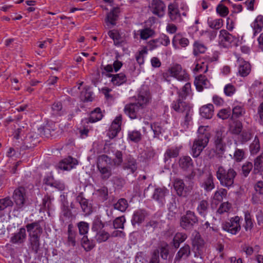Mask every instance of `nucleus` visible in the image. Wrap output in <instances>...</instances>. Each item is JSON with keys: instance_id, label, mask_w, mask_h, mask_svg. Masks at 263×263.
Returning <instances> with one entry per match:
<instances>
[{"instance_id": "41", "label": "nucleus", "mask_w": 263, "mask_h": 263, "mask_svg": "<svg viewBox=\"0 0 263 263\" xmlns=\"http://www.w3.org/2000/svg\"><path fill=\"white\" fill-rule=\"evenodd\" d=\"M179 149L177 147H172L167 149L164 154V161L169 159L177 157L179 155Z\"/></svg>"}, {"instance_id": "42", "label": "nucleus", "mask_w": 263, "mask_h": 263, "mask_svg": "<svg viewBox=\"0 0 263 263\" xmlns=\"http://www.w3.org/2000/svg\"><path fill=\"white\" fill-rule=\"evenodd\" d=\"M103 117L101 109L99 108H96L90 113L89 121L91 123L97 122L100 120Z\"/></svg>"}, {"instance_id": "50", "label": "nucleus", "mask_w": 263, "mask_h": 263, "mask_svg": "<svg viewBox=\"0 0 263 263\" xmlns=\"http://www.w3.org/2000/svg\"><path fill=\"white\" fill-rule=\"evenodd\" d=\"M13 205V201L9 197L0 199V211H3L8 207H11Z\"/></svg>"}, {"instance_id": "58", "label": "nucleus", "mask_w": 263, "mask_h": 263, "mask_svg": "<svg viewBox=\"0 0 263 263\" xmlns=\"http://www.w3.org/2000/svg\"><path fill=\"white\" fill-rule=\"evenodd\" d=\"M97 193L103 201L106 200L108 198V191L107 187L103 186L97 190Z\"/></svg>"}, {"instance_id": "43", "label": "nucleus", "mask_w": 263, "mask_h": 263, "mask_svg": "<svg viewBox=\"0 0 263 263\" xmlns=\"http://www.w3.org/2000/svg\"><path fill=\"white\" fill-rule=\"evenodd\" d=\"M110 237L109 234L104 230H101L96 235L95 238L99 243L105 242Z\"/></svg>"}, {"instance_id": "24", "label": "nucleus", "mask_w": 263, "mask_h": 263, "mask_svg": "<svg viewBox=\"0 0 263 263\" xmlns=\"http://www.w3.org/2000/svg\"><path fill=\"white\" fill-rule=\"evenodd\" d=\"M251 27L253 29L254 36H256L260 33L263 28V16L262 15L257 16L251 24Z\"/></svg>"}, {"instance_id": "38", "label": "nucleus", "mask_w": 263, "mask_h": 263, "mask_svg": "<svg viewBox=\"0 0 263 263\" xmlns=\"http://www.w3.org/2000/svg\"><path fill=\"white\" fill-rule=\"evenodd\" d=\"M29 243L31 250L37 253L40 247V237H29Z\"/></svg>"}, {"instance_id": "21", "label": "nucleus", "mask_w": 263, "mask_h": 263, "mask_svg": "<svg viewBox=\"0 0 263 263\" xmlns=\"http://www.w3.org/2000/svg\"><path fill=\"white\" fill-rule=\"evenodd\" d=\"M123 167L124 170H128L130 173H134L138 167L136 160L132 156H128L125 159Z\"/></svg>"}, {"instance_id": "22", "label": "nucleus", "mask_w": 263, "mask_h": 263, "mask_svg": "<svg viewBox=\"0 0 263 263\" xmlns=\"http://www.w3.org/2000/svg\"><path fill=\"white\" fill-rule=\"evenodd\" d=\"M140 107L136 103H130L126 104L124 107L125 113L131 119L137 118V114Z\"/></svg>"}, {"instance_id": "7", "label": "nucleus", "mask_w": 263, "mask_h": 263, "mask_svg": "<svg viewBox=\"0 0 263 263\" xmlns=\"http://www.w3.org/2000/svg\"><path fill=\"white\" fill-rule=\"evenodd\" d=\"M178 164L180 168L184 171H191V173L186 176V178L192 179L195 176V173L193 171V162L190 156H184L179 158Z\"/></svg>"}, {"instance_id": "49", "label": "nucleus", "mask_w": 263, "mask_h": 263, "mask_svg": "<svg viewBox=\"0 0 263 263\" xmlns=\"http://www.w3.org/2000/svg\"><path fill=\"white\" fill-rule=\"evenodd\" d=\"M79 232L80 235L85 236L89 230V224L85 221H81L77 224Z\"/></svg>"}, {"instance_id": "62", "label": "nucleus", "mask_w": 263, "mask_h": 263, "mask_svg": "<svg viewBox=\"0 0 263 263\" xmlns=\"http://www.w3.org/2000/svg\"><path fill=\"white\" fill-rule=\"evenodd\" d=\"M204 241L203 239L199 238H195L193 241V245L194 247H197V250L200 252L202 250L204 247Z\"/></svg>"}, {"instance_id": "47", "label": "nucleus", "mask_w": 263, "mask_h": 263, "mask_svg": "<svg viewBox=\"0 0 263 263\" xmlns=\"http://www.w3.org/2000/svg\"><path fill=\"white\" fill-rule=\"evenodd\" d=\"M227 194V191L226 189H220L216 191L213 196V200L220 202L223 200L224 197H226Z\"/></svg>"}, {"instance_id": "8", "label": "nucleus", "mask_w": 263, "mask_h": 263, "mask_svg": "<svg viewBox=\"0 0 263 263\" xmlns=\"http://www.w3.org/2000/svg\"><path fill=\"white\" fill-rule=\"evenodd\" d=\"M198 221V218L193 212L187 211L186 214L181 217L180 226L184 229L191 228Z\"/></svg>"}, {"instance_id": "18", "label": "nucleus", "mask_w": 263, "mask_h": 263, "mask_svg": "<svg viewBox=\"0 0 263 263\" xmlns=\"http://www.w3.org/2000/svg\"><path fill=\"white\" fill-rule=\"evenodd\" d=\"M151 97L149 91L141 90L138 96L137 104L142 108L148 105L151 101Z\"/></svg>"}, {"instance_id": "52", "label": "nucleus", "mask_w": 263, "mask_h": 263, "mask_svg": "<svg viewBox=\"0 0 263 263\" xmlns=\"http://www.w3.org/2000/svg\"><path fill=\"white\" fill-rule=\"evenodd\" d=\"M76 200L81 205L83 211L88 212V201L82 197L81 194L77 197Z\"/></svg>"}, {"instance_id": "19", "label": "nucleus", "mask_w": 263, "mask_h": 263, "mask_svg": "<svg viewBox=\"0 0 263 263\" xmlns=\"http://www.w3.org/2000/svg\"><path fill=\"white\" fill-rule=\"evenodd\" d=\"M194 84L198 91H201L204 88H208L210 83L205 76L200 74L195 77Z\"/></svg>"}, {"instance_id": "9", "label": "nucleus", "mask_w": 263, "mask_h": 263, "mask_svg": "<svg viewBox=\"0 0 263 263\" xmlns=\"http://www.w3.org/2000/svg\"><path fill=\"white\" fill-rule=\"evenodd\" d=\"M236 38L224 29L221 30L218 36L219 44L223 47H228L235 42Z\"/></svg>"}, {"instance_id": "37", "label": "nucleus", "mask_w": 263, "mask_h": 263, "mask_svg": "<svg viewBox=\"0 0 263 263\" xmlns=\"http://www.w3.org/2000/svg\"><path fill=\"white\" fill-rule=\"evenodd\" d=\"M138 34L139 35L140 39L146 40L149 37L154 36L155 31L149 28H146L139 30L138 31Z\"/></svg>"}, {"instance_id": "59", "label": "nucleus", "mask_w": 263, "mask_h": 263, "mask_svg": "<svg viewBox=\"0 0 263 263\" xmlns=\"http://www.w3.org/2000/svg\"><path fill=\"white\" fill-rule=\"evenodd\" d=\"M160 252L161 257L166 259L168 255V246L167 243H163L160 246Z\"/></svg>"}, {"instance_id": "10", "label": "nucleus", "mask_w": 263, "mask_h": 263, "mask_svg": "<svg viewBox=\"0 0 263 263\" xmlns=\"http://www.w3.org/2000/svg\"><path fill=\"white\" fill-rule=\"evenodd\" d=\"M217 59L215 58H210L208 56L204 57L203 59H200L196 62V64L193 70L194 72H207L208 69V62H212L216 61Z\"/></svg>"}, {"instance_id": "63", "label": "nucleus", "mask_w": 263, "mask_h": 263, "mask_svg": "<svg viewBox=\"0 0 263 263\" xmlns=\"http://www.w3.org/2000/svg\"><path fill=\"white\" fill-rule=\"evenodd\" d=\"M253 164L251 162H247L242 166V172L243 175L247 177L252 170Z\"/></svg>"}, {"instance_id": "48", "label": "nucleus", "mask_w": 263, "mask_h": 263, "mask_svg": "<svg viewBox=\"0 0 263 263\" xmlns=\"http://www.w3.org/2000/svg\"><path fill=\"white\" fill-rule=\"evenodd\" d=\"M82 247L86 251H90L94 247V244L90 241L87 236H84L81 240Z\"/></svg>"}, {"instance_id": "33", "label": "nucleus", "mask_w": 263, "mask_h": 263, "mask_svg": "<svg viewBox=\"0 0 263 263\" xmlns=\"http://www.w3.org/2000/svg\"><path fill=\"white\" fill-rule=\"evenodd\" d=\"M193 48V53L196 57L205 53L207 49L206 47L199 41H195L194 43Z\"/></svg>"}, {"instance_id": "14", "label": "nucleus", "mask_w": 263, "mask_h": 263, "mask_svg": "<svg viewBox=\"0 0 263 263\" xmlns=\"http://www.w3.org/2000/svg\"><path fill=\"white\" fill-rule=\"evenodd\" d=\"M165 5L160 0H153L152 3L151 11L152 13L159 17H162L165 14Z\"/></svg>"}, {"instance_id": "6", "label": "nucleus", "mask_w": 263, "mask_h": 263, "mask_svg": "<svg viewBox=\"0 0 263 263\" xmlns=\"http://www.w3.org/2000/svg\"><path fill=\"white\" fill-rule=\"evenodd\" d=\"M168 73L171 76L180 81H187L189 79V75L186 71L179 64L172 66L168 70Z\"/></svg>"}, {"instance_id": "1", "label": "nucleus", "mask_w": 263, "mask_h": 263, "mask_svg": "<svg viewBox=\"0 0 263 263\" xmlns=\"http://www.w3.org/2000/svg\"><path fill=\"white\" fill-rule=\"evenodd\" d=\"M216 167V176L220 184L227 187L232 186L234 178L237 175L236 172L232 168L226 170L221 165H217Z\"/></svg>"}, {"instance_id": "16", "label": "nucleus", "mask_w": 263, "mask_h": 263, "mask_svg": "<svg viewBox=\"0 0 263 263\" xmlns=\"http://www.w3.org/2000/svg\"><path fill=\"white\" fill-rule=\"evenodd\" d=\"M122 118L121 116H118L114 120L107 134L110 139L114 138L121 129Z\"/></svg>"}, {"instance_id": "36", "label": "nucleus", "mask_w": 263, "mask_h": 263, "mask_svg": "<svg viewBox=\"0 0 263 263\" xmlns=\"http://www.w3.org/2000/svg\"><path fill=\"white\" fill-rule=\"evenodd\" d=\"M120 13V9L118 7L114 8L111 11L107 14L106 21L111 25H115L116 21L118 17V14Z\"/></svg>"}, {"instance_id": "44", "label": "nucleus", "mask_w": 263, "mask_h": 263, "mask_svg": "<svg viewBox=\"0 0 263 263\" xmlns=\"http://www.w3.org/2000/svg\"><path fill=\"white\" fill-rule=\"evenodd\" d=\"M242 129V123L240 121H236L230 125L229 130L233 134L238 135L241 133Z\"/></svg>"}, {"instance_id": "17", "label": "nucleus", "mask_w": 263, "mask_h": 263, "mask_svg": "<svg viewBox=\"0 0 263 263\" xmlns=\"http://www.w3.org/2000/svg\"><path fill=\"white\" fill-rule=\"evenodd\" d=\"M168 191L165 187H157L155 189L153 198L163 205L165 202V197L168 194Z\"/></svg>"}, {"instance_id": "13", "label": "nucleus", "mask_w": 263, "mask_h": 263, "mask_svg": "<svg viewBox=\"0 0 263 263\" xmlns=\"http://www.w3.org/2000/svg\"><path fill=\"white\" fill-rule=\"evenodd\" d=\"M170 41L169 37L165 34H163L158 38L149 41L147 44L149 47L150 50H153L161 45L166 46L170 44Z\"/></svg>"}, {"instance_id": "64", "label": "nucleus", "mask_w": 263, "mask_h": 263, "mask_svg": "<svg viewBox=\"0 0 263 263\" xmlns=\"http://www.w3.org/2000/svg\"><path fill=\"white\" fill-rule=\"evenodd\" d=\"M244 151L242 149H237L234 154V159L237 162H240L244 158Z\"/></svg>"}, {"instance_id": "25", "label": "nucleus", "mask_w": 263, "mask_h": 263, "mask_svg": "<svg viewBox=\"0 0 263 263\" xmlns=\"http://www.w3.org/2000/svg\"><path fill=\"white\" fill-rule=\"evenodd\" d=\"M107 76L111 77V82L114 85L120 86L125 83L127 81L125 74L123 73H120L116 74H107Z\"/></svg>"}, {"instance_id": "26", "label": "nucleus", "mask_w": 263, "mask_h": 263, "mask_svg": "<svg viewBox=\"0 0 263 263\" xmlns=\"http://www.w3.org/2000/svg\"><path fill=\"white\" fill-rule=\"evenodd\" d=\"M147 214L144 210H138L136 211L133 216L132 222L133 225L141 223L147 216Z\"/></svg>"}, {"instance_id": "5", "label": "nucleus", "mask_w": 263, "mask_h": 263, "mask_svg": "<svg viewBox=\"0 0 263 263\" xmlns=\"http://www.w3.org/2000/svg\"><path fill=\"white\" fill-rule=\"evenodd\" d=\"M240 220L238 216L232 218L229 221L222 223V229L232 234H236L240 230Z\"/></svg>"}, {"instance_id": "40", "label": "nucleus", "mask_w": 263, "mask_h": 263, "mask_svg": "<svg viewBox=\"0 0 263 263\" xmlns=\"http://www.w3.org/2000/svg\"><path fill=\"white\" fill-rule=\"evenodd\" d=\"M255 173H260L262 174L263 172V153L261 154L254 160Z\"/></svg>"}, {"instance_id": "4", "label": "nucleus", "mask_w": 263, "mask_h": 263, "mask_svg": "<svg viewBox=\"0 0 263 263\" xmlns=\"http://www.w3.org/2000/svg\"><path fill=\"white\" fill-rule=\"evenodd\" d=\"M209 141V140L205 135L197 136V138L194 140L192 146L193 157H198L203 149L207 146Z\"/></svg>"}, {"instance_id": "51", "label": "nucleus", "mask_w": 263, "mask_h": 263, "mask_svg": "<svg viewBox=\"0 0 263 263\" xmlns=\"http://www.w3.org/2000/svg\"><path fill=\"white\" fill-rule=\"evenodd\" d=\"M147 54V50L146 47L139 51L136 55V59L137 62L142 65L144 62V55Z\"/></svg>"}, {"instance_id": "61", "label": "nucleus", "mask_w": 263, "mask_h": 263, "mask_svg": "<svg viewBox=\"0 0 263 263\" xmlns=\"http://www.w3.org/2000/svg\"><path fill=\"white\" fill-rule=\"evenodd\" d=\"M251 152L253 153H256L260 149L259 140L256 136L252 143L250 145Z\"/></svg>"}, {"instance_id": "34", "label": "nucleus", "mask_w": 263, "mask_h": 263, "mask_svg": "<svg viewBox=\"0 0 263 263\" xmlns=\"http://www.w3.org/2000/svg\"><path fill=\"white\" fill-rule=\"evenodd\" d=\"M209 209V204L208 201L202 200L200 201L197 206V210L200 215L205 217Z\"/></svg>"}, {"instance_id": "46", "label": "nucleus", "mask_w": 263, "mask_h": 263, "mask_svg": "<svg viewBox=\"0 0 263 263\" xmlns=\"http://www.w3.org/2000/svg\"><path fill=\"white\" fill-rule=\"evenodd\" d=\"M209 27L213 29H219L223 26V20L221 18L209 20L208 22Z\"/></svg>"}, {"instance_id": "39", "label": "nucleus", "mask_w": 263, "mask_h": 263, "mask_svg": "<svg viewBox=\"0 0 263 263\" xmlns=\"http://www.w3.org/2000/svg\"><path fill=\"white\" fill-rule=\"evenodd\" d=\"M187 238L185 234L183 233H177L173 240V245L175 248H178L180 244L184 242Z\"/></svg>"}, {"instance_id": "35", "label": "nucleus", "mask_w": 263, "mask_h": 263, "mask_svg": "<svg viewBox=\"0 0 263 263\" xmlns=\"http://www.w3.org/2000/svg\"><path fill=\"white\" fill-rule=\"evenodd\" d=\"M174 186L178 196H184L185 185L182 179H175L174 182Z\"/></svg>"}, {"instance_id": "56", "label": "nucleus", "mask_w": 263, "mask_h": 263, "mask_svg": "<svg viewBox=\"0 0 263 263\" xmlns=\"http://www.w3.org/2000/svg\"><path fill=\"white\" fill-rule=\"evenodd\" d=\"M231 208V204L228 202L221 203L217 210V212L220 214L229 212Z\"/></svg>"}, {"instance_id": "2", "label": "nucleus", "mask_w": 263, "mask_h": 263, "mask_svg": "<svg viewBox=\"0 0 263 263\" xmlns=\"http://www.w3.org/2000/svg\"><path fill=\"white\" fill-rule=\"evenodd\" d=\"M172 107L176 111L182 112L185 115L184 121L182 124L185 127H187L193 115V110L191 107L186 102L178 100L172 103Z\"/></svg>"}, {"instance_id": "20", "label": "nucleus", "mask_w": 263, "mask_h": 263, "mask_svg": "<svg viewBox=\"0 0 263 263\" xmlns=\"http://www.w3.org/2000/svg\"><path fill=\"white\" fill-rule=\"evenodd\" d=\"M168 13L172 21L176 22H180L181 21V14L176 3H172L168 5Z\"/></svg>"}, {"instance_id": "3", "label": "nucleus", "mask_w": 263, "mask_h": 263, "mask_svg": "<svg viewBox=\"0 0 263 263\" xmlns=\"http://www.w3.org/2000/svg\"><path fill=\"white\" fill-rule=\"evenodd\" d=\"M110 160V158L105 155L100 156L98 159L97 167L100 173V177L103 180H107L112 175L110 167L103 164V162L107 163Z\"/></svg>"}, {"instance_id": "28", "label": "nucleus", "mask_w": 263, "mask_h": 263, "mask_svg": "<svg viewBox=\"0 0 263 263\" xmlns=\"http://www.w3.org/2000/svg\"><path fill=\"white\" fill-rule=\"evenodd\" d=\"M200 187L206 192H210L214 189L215 184L213 181V177L211 174H209L200 183Z\"/></svg>"}, {"instance_id": "54", "label": "nucleus", "mask_w": 263, "mask_h": 263, "mask_svg": "<svg viewBox=\"0 0 263 263\" xmlns=\"http://www.w3.org/2000/svg\"><path fill=\"white\" fill-rule=\"evenodd\" d=\"M245 224L244 226L246 231L250 230L253 226L250 214L247 212L245 214Z\"/></svg>"}, {"instance_id": "12", "label": "nucleus", "mask_w": 263, "mask_h": 263, "mask_svg": "<svg viewBox=\"0 0 263 263\" xmlns=\"http://www.w3.org/2000/svg\"><path fill=\"white\" fill-rule=\"evenodd\" d=\"M26 196L25 189L23 187H19L14 191L13 198L18 208H22L25 203Z\"/></svg>"}, {"instance_id": "60", "label": "nucleus", "mask_w": 263, "mask_h": 263, "mask_svg": "<svg viewBox=\"0 0 263 263\" xmlns=\"http://www.w3.org/2000/svg\"><path fill=\"white\" fill-rule=\"evenodd\" d=\"M236 91L235 86L231 84L226 85L224 88V92L227 96H232Z\"/></svg>"}, {"instance_id": "30", "label": "nucleus", "mask_w": 263, "mask_h": 263, "mask_svg": "<svg viewBox=\"0 0 263 263\" xmlns=\"http://www.w3.org/2000/svg\"><path fill=\"white\" fill-rule=\"evenodd\" d=\"M72 229L73 225L72 224H69L68 226V237L66 244L68 246L74 247L76 245V236L77 235V233Z\"/></svg>"}, {"instance_id": "31", "label": "nucleus", "mask_w": 263, "mask_h": 263, "mask_svg": "<svg viewBox=\"0 0 263 263\" xmlns=\"http://www.w3.org/2000/svg\"><path fill=\"white\" fill-rule=\"evenodd\" d=\"M191 254L190 247L188 245H185L181 248L176 255L175 260H180L181 259H185Z\"/></svg>"}, {"instance_id": "27", "label": "nucleus", "mask_w": 263, "mask_h": 263, "mask_svg": "<svg viewBox=\"0 0 263 263\" xmlns=\"http://www.w3.org/2000/svg\"><path fill=\"white\" fill-rule=\"evenodd\" d=\"M201 116L205 119H211L214 114V106L212 104L203 105L200 108Z\"/></svg>"}, {"instance_id": "55", "label": "nucleus", "mask_w": 263, "mask_h": 263, "mask_svg": "<svg viewBox=\"0 0 263 263\" xmlns=\"http://www.w3.org/2000/svg\"><path fill=\"white\" fill-rule=\"evenodd\" d=\"M231 110L230 108L222 109L218 112L217 116L222 119H228L231 115Z\"/></svg>"}, {"instance_id": "57", "label": "nucleus", "mask_w": 263, "mask_h": 263, "mask_svg": "<svg viewBox=\"0 0 263 263\" xmlns=\"http://www.w3.org/2000/svg\"><path fill=\"white\" fill-rule=\"evenodd\" d=\"M125 222V219L124 216L118 217L115 219L113 222L115 229H123L124 223Z\"/></svg>"}, {"instance_id": "15", "label": "nucleus", "mask_w": 263, "mask_h": 263, "mask_svg": "<svg viewBox=\"0 0 263 263\" xmlns=\"http://www.w3.org/2000/svg\"><path fill=\"white\" fill-rule=\"evenodd\" d=\"M29 237H40L43 229L39 222H34L26 226Z\"/></svg>"}, {"instance_id": "11", "label": "nucleus", "mask_w": 263, "mask_h": 263, "mask_svg": "<svg viewBox=\"0 0 263 263\" xmlns=\"http://www.w3.org/2000/svg\"><path fill=\"white\" fill-rule=\"evenodd\" d=\"M27 238V234L26 229L21 228L18 231L13 233L10 239V242L13 244L22 245L23 244Z\"/></svg>"}, {"instance_id": "29", "label": "nucleus", "mask_w": 263, "mask_h": 263, "mask_svg": "<svg viewBox=\"0 0 263 263\" xmlns=\"http://www.w3.org/2000/svg\"><path fill=\"white\" fill-rule=\"evenodd\" d=\"M238 72L242 77H246L251 71L250 64L242 60H239Z\"/></svg>"}, {"instance_id": "23", "label": "nucleus", "mask_w": 263, "mask_h": 263, "mask_svg": "<svg viewBox=\"0 0 263 263\" xmlns=\"http://www.w3.org/2000/svg\"><path fill=\"white\" fill-rule=\"evenodd\" d=\"M76 164H77V160L69 157L61 161L58 165V167L62 170L69 171Z\"/></svg>"}, {"instance_id": "45", "label": "nucleus", "mask_w": 263, "mask_h": 263, "mask_svg": "<svg viewBox=\"0 0 263 263\" xmlns=\"http://www.w3.org/2000/svg\"><path fill=\"white\" fill-rule=\"evenodd\" d=\"M114 208L121 212H124L128 207L127 201L123 198L120 199L118 202L114 204Z\"/></svg>"}, {"instance_id": "53", "label": "nucleus", "mask_w": 263, "mask_h": 263, "mask_svg": "<svg viewBox=\"0 0 263 263\" xmlns=\"http://www.w3.org/2000/svg\"><path fill=\"white\" fill-rule=\"evenodd\" d=\"M216 12L221 17H226L229 13L228 8L221 4L217 6Z\"/></svg>"}, {"instance_id": "32", "label": "nucleus", "mask_w": 263, "mask_h": 263, "mask_svg": "<svg viewBox=\"0 0 263 263\" xmlns=\"http://www.w3.org/2000/svg\"><path fill=\"white\" fill-rule=\"evenodd\" d=\"M142 139V135L141 132L137 130H129L127 133V140L134 142L138 143Z\"/></svg>"}]
</instances>
